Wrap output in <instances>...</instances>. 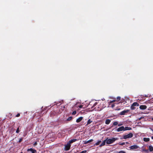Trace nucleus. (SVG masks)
<instances>
[{"label":"nucleus","mask_w":153,"mask_h":153,"mask_svg":"<svg viewBox=\"0 0 153 153\" xmlns=\"http://www.w3.org/2000/svg\"><path fill=\"white\" fill-rule=\"evenodd\" d=\"M117 139V138H113L111 139H108V138H107V139H106L105 140H106V143L109 144L113 143Z\"/></svg>","instance_id":"1"},{"label":"nucleus","mask_w":153,"mask_h":153,"mask_svg":"<svg viewBox=\"0 0 153 153\" xmlns=\"http://www.w3.org/2000/svg\"><path fill=\"white\" fill-rule=\"evenodd\" d=\"M139 105V103L137 102H134L130 107V108L131 110H134L136 108L135 106H138Z\"/></svg>","instance_id":"2"},{"label":"nucleus","mask_w":153,"mask_h":153,"mask_svg":"<svg viewBox=\"0 0 153 153\" xmlns=\"http://www.w3.org/2000/svg\"><path fill=\"white\" fill-rule=\"evenodd\" d=\"M133 136V134L131 133H130L127 135H125L123 136V138L126 139L130 138H131Z\"/></svg>","instance_id":"3"},{"label":"nucleus","mask_w":153,"mask_h":153,"mask_svg":"<svg viewBox=\"0 0 153 153\" xmlns=\"http://www.w3.org/2000/svg\"><path fill=\"white\" fill-rule=\"evenodd\" d=\"M94 101H92L91 102H90L89 104V106L92 105V106L91 107V108H94L97 104V102H94Z\"/></svg>","instance_id":"4"},{"label":"nucleus","mask_w":153,"mask_h":153,"mask_svg":"<svg viewBox=\"0 0 153 153\" xmlns=\"http://www.w3.org/2000/svg\"><path fill=\"white\" fill-rule=\"evenodd\" d=\"M129 111L130 110L129 109H127L126 110H124L121 112L120 113V114L121 115H123L126 114H127L128 113Z\"/></svg>","instance_id":"5"},{"label":"nucleus","mask_w":153,"mask_h":153,"mask_svg":"<svg viewBox=\"0 0 153 153\" xmlns=\"http://www.w3.org/2000/svg\"><path fill=\"white\" fill-rule=\"evenodd\" d=\"M71 146V144H70L68 142L67 144L65 146V150H68L70 149Z\"/></svg>","instance_id":"6"},{"label":"nucleus","mask_w":153,"mask_h":153,"mask_svg":"<svg viewBox=\"0 0 153 153\" xmlns=\"http://www.w3.org/2000/svg\"><path fill=\"white\" fill-rule=\"evenodd\" d=\"M104 105L103 102H101L100 104V105H99V106H100V107H98L99 108L98 109H97V110L99 111L103 109V108L105 107V106H104Z\"/></svg>","instance_id":"7"},{"label":"nucleus","mask_w":153,"mask_h":153,"mask_svg":"<svg viewBox=\"0 0 153 153\" xmlns=\"http://www.w3.org/2000/svg\"><path fill=\"white\" fill-rule=\"evenodd\" d=\"M130 148L131 150H134L138 148V146L136 145L131 146L130 147Z\"/></svg>","instance_id":"8"},{"label":"nucleus","mask_w":153,"mask_h":153,"mask_svg":"<svg viewBox=\"0 0 153 153\" xmlns=\"http://www.w3.org/2000/svg\"><path fill=\"white\" fill-rule=\"evenodd\" d=\"M124 127L123 126H122L120 127H119L117 129V131L118 132L121 131H124Z\"/></svg>","instance_id":"9"},{"label":"nucleus","mask_w":153,"mask_h":153,"mask_svg":"<svg viewBox=\"0 0 153 153\" xmlns=\"http://www.w3.org/2000/svg\"><path fill=\"white\" fill-rule=\"evenodd\" d=\"M147 106L146 105H142L140 106L139 108L141 110H145L147 108Z\"/></svg>","instance_id":"10"},{"label":"nucleus","mask_w":153,"mask_h":153,"mask_svg":"<svg viewBox=\"0 0 153 153\" xmlns=\"http://www.w3.org/2000/svg\"><path fill=\"white\" fill-rule=\"evenodd\" d=\"M29 151H31L32 152V153H36V151L35 149H33L32 148L28 149L27 150V151L28 152Z\"/></svg>","instance_id":"11"},{"label":"nucleus","mask_w":153,"mask_h":153,"mask_svg":"<svg viewBox=\"0 0 153 153\" xmlns=\"http://www.w3.org/2000/svg\"><path fill=\"white\" fill-rule=\"evenodd\" d=\"M83 118V117H80L76 119V122L77 123H79V122L81 121V120H82Z\"/></svg>","instance_id":"12"},{"label":"nucleus","mask_w":153,"mask_h":153,"mask_svg":"<svg viewBox=\"0 0 153 153\" xmlns=\"http://www.w3.org/2000/svg\"><path fill=\"white\" fill-rule=\"evenodd\" d=\"M77 139H71V140H69L68 142L70 143L71 144L73 143V142H75L76 141H77Z\"/></svg>","instance_id":"13"},{"label":"nucleus","mask_w":153,"mask_h":153,"mask_svg":"<svg viewBox=\"0 0 153 153\" xmlns=\"http://www.w3.org/2000/svg\"><path fill=\"white\" fill-rule=\"evenodd\" d=\"M93 141V139H91V140H88V141L85 140V141H84V143L85 144H87V143H90V142H92Z\"/></svg>","instance_id":"14"},{"label":"nucleus","mask_w":153,"mask_h":153,"mask_svg":"<svg viewBox=\"0 0 153 153\" xmlns=\"http://www.w3.org/2000/svg\"><path fill=\"white\" fill-rule=\"evenodd\" d=\"M150 139L149 138L144 137L143 138V140L146 142H147L149 141Z\"/></svg>","instance_id":"15"},{"label":"nucleus","mask_w":153,"mask_h":153,"mask_svg":"<svg viewBox=\"0 0 153 153\" xmlns=\"http://www.w3.org/2000/svg\"><path fill=\"white\" fill-rule=\"evenodd\" d=\"M111 120L109 119H107L105 120V123L106 124H109L111 122Z\"/></svg>","instance_id":"16"},{"label":"nucleus","mask_w":153,"mask_h":153,"mask_svg":"<svg viewBox=\"0 0 153 153\" xmlns=\"http://www.w3.org/2000/svg\"><path fill=\"white\" fill-rule=\"evenodd\" d=\"M106 142V140H104L102 143L100 145V146L101 147L105 145V142Z\"/></svg>","instance_id":"17"},{"label":"nucleus","mask_w":153,"mask_h":153,"mask_svg":"<svg viewBox=\"0 0 153 153\" xmlns=\"http://www.w3.org/2000/svg\"><path fill=\"white\" fill-rule=\"evenodd\" d=\"M131 128L130 127H124V131L126 130H131Z\"/></svg>","instance_id":"18"},{"label":"nucleus","mask_w":153,"mask_h":153,"mask_svg":"<svg viewBox=\"0 0 153 153\" xmlns=\"http://www.w3.org/2000/svg\"><path fill=\"white\" fill-rule=\"evenodd\" d=\"M149 149L150 152H152L153 151V147L151 146H149Z\"/></svg>","instance_id":"19"},{"label":"nucleus","mask_w":153,"mask_h":153,"mask_svg":"<svg viewBox=\"0 0 153 153\" xmlns=\"http://www.w3.org/2000/svg\"><path fill=\"white\" fill-rule=\"evenodd\" d=\"M92 122V121L90 119H89L87 122L86 125H88V124H90Z\"/></svg>","instance_id":"20"},{"label":"nucleus","mask_w":153,"mask_h":153,"mask_svg":"<svg viewBox=\"0 0 153 153\" xmlns=\"http://www.w3.org/2000/svg\"><path fill=\"white\" fill-rule=\"evenodd\" d=\"M72 117H70L66 120L68 121H70L72 120Z\"/></svg>","instance_id":"21"},{"label":"nucleus","mask_w":153,"mask_h":153,"mask_svg":"<svg viewBox=\"0 0 153 153\" xmlns=\"http://www.w3.org/2000/svg\"><path fill=\"white\" fill-rule=\"evenodd\" d=\"M118 144L119 145L123 146L125 144V142H120Z\"/></svg>","instance_id":"22"},{"label":"nucleus","mask_w":153,"mask_h":153,"mask_svg":"<svg viewBox=\"0 0 153 153\" xmlns=\"http://www.w3.org/2000/svg\"><path fill=\"white\" fill-rule=\"evenodd\" d=\"M101 142V140H99L95 143V145L96 146L99 145L100 143Z\"/></svg>","instance_id":"23"},{"label":"nucleus","mask_w":153,"mask_h":153,"mask_svg":"<svg viewBox=\"0 0 153 153\" xmlns=\"http://www.w3.org/2000/svg\"><path fill=\"white\" fill-rule=\"evenodd\" d=\"M118 124V123L117 122L115 121L113 123V126H116Z\"/></svg>","instance_id":"24"},{"label":"nucleus","mask_w":153,"mask_h":153,"mask_svg":"<svg viewBox=\"0 0 153 153\" xmlns=\"http://www.w3.org/2000/svg\"><path fill=\"white\" fill-rule=\"evenodd\" d=\"M23 137H22L19 139V140L18 141V142L19 143H21L23 140Z\"/></svg>","instance_id":"25"},{"label":"nucleus","mask_w":153,"mask_h":153,"mask_svg":"<svg viewBox=\"0 0 153 153\" xmlns=\"http://www.w3.org/2000/svg\"><path fill=\"white\" fill-rule=\"evenodd\" d=\"M19 131H20L19 130V127L17 128L16 131V132L17 133H18L19 132Z\"/></svg>","instance_id":"26"},{"label":"nucleus","mask_w":153,"mask_h":153,"mask_svg":"<svg viewBox=\"0 0 153 153\" xmlns=\"http://www.w3.org/2000/svg\"><path fill=\"white\" fill-rule=\"evenodd\" d=\"M121 97H118L117 98V101H119L120 100Z\"/></svg>","instance_id":"27"},{"label":"nucleus","mask_w":153,"mask_h":153,"mask_svg":"<svg viewBox=\"0 0 153 153\" xmlns=\"http://www.w3.org/2000/svg\"><path fill=\"white\" fill-rule=\"evenodd\" d=\"M116 101V100H111V101H110L109 103H112L113 102H115Z\"/></svg>","instance_id":"28"},{"label":"nucleus","mask_w":153,"mask_h":153,"mask_svg":"<svg viewBox=\"0 0 153 153\" xmlns=\"http://www.w3.org/2000/svg\"><path fill=\"white\" fill-rule=\"evenodd\" d=\"M76 113V111H74L72 113V115H75Z\"/></svg>","instance_id":"29"},{"label":"nucleus","mask_w":153,"mask_h":153,"mask_svg":"<svg viewBox=\"0 0 153 153\" xmlns=\"http://www.w3.org/2000/svg\"><path fill=\"white\" fill-rule=\"evenodd\" d=\"M118 153H126V152L123 151H120Z\"/></svg>","instance_id":"30"},{"label":"nucleus","mask_w":153,"mask_h":153,"mask_svg":"<svg viewBox=\"0 0 153 153\" xmlns=\"http://www.w3.org/2000/svg\"><path fill=\"white\" fill-rule=\"evenodd\" d=\"M20 116V114L19 113H18L16 115V117H19V116Z\"/></svg>","instance_id":"31"},{"label":"nucleus","mask_w":153,"mask_h":153,"mask_svg":"<svg viewBox=\"0 0 153 153\" xmlns=\"http://www.w3.org/2000/svg\"><path fill=\"white\" fill-rule=\"evenodd\" d=\"M37 145V142H35L33 144V145L34 146H36Z\"/></svg>","instance_id":"32"},{"label":"nucleus","mask_w":153,"mask_h":153,"mask_svg":"<svg viewBox=\"0 0 153 153\" xmlns=\"http://www.w3.org/2000/svg\"><path fill=\"white\" fill-rule=\"evenodd\" d=\"M83 106V105H80L79 106V107L80 108H81Z\"/></svg>","instance_id":"33"},{"label":"nucleus","mask_w":153,"mask_h":153,"mask_svg":"<svg viewBox=\"0 0 153 153\" xmlns=\"http://www.w3.org/2000/svg\"><path fill=\"white\" fill-rule=\"evenodd\" d=\"M122 125H123V124H122V123H121V124H118V126H122Z\"/></svg>","instance_id":"34"},{"label":"nucleus","mask_w":153,"mask_h":153,"mask_svg":"<svg viewBox=\"0 0 153 153\" xmlns=\"http://www.w3.org/2000/svg\"><path fill=\"white\" fill-rule=\"evenodd\" d=\"M114 104H113L112 105H111V107H114Z\"/></svg>","instance_id":"35"},{"label":"nucleus","mask_w":153,"mask_h":153,"mask_svg":"<svg viewBox=\"0 0 153 153\" xmlns=\"http://www.w3.org/2000/svg\"><path fill=\"white\" fill-rule=\"evenodd\" d=\"M141 119H142V117H141L139 118L138 120H141Z\"/></svg>","instance_id":"36"},{"label":"nucleus","mask_w":153,"mask_h":153,"mask_svg":"<svg viewBox=\"0 0 153 153\" xmlns=\"http://www.w3.org/2000/svg\"><path fill=\"white\" fill-rule=\"evenodd\" d=\"M151 138L153 140V136H152L151 137Z\"/></svg>","instance_id":"37"},{"label":"nucleus","mask_w":153,"mask_h":153,"mask_svg":"<svg viewBox=\"0 0 153 153\" xmlns=\"http://www.w3.org/2000/svg\"><path fill=\"white\" fill-rule=\"evenodd\" d=\"M145 96L146 97H148V96H146V95H145Z\"/></svg>","instance_id":"38"},{"label":"nucleus","mask_w":153,"mask_h":153,"mask_svg":"<svg viewBox=\"0 0 153 153\" xmlns=\"http://www.w3.org/2000/svg\"><path fill=\"white\" fill-rule=\"evenodd\" d=\"M126 143L127 144H128V142H126Z\"/></svg>","instance_id":"39"},{"label":"nucleus","mask_w":153,"mask_h":153,"mask_svg":"<svg viewBox=\"0 0 153 153\" xmlns=\"http://www.w3.org/2000/svg\"><path fill=\"white\" fill-rule=\"evenodd\" d=\"M22 153V152H21V153Z\"/></svg>","instance_id":"40"},{"label":"nucleus","mask_w":153,"mask_h":153,"mask_svg":"<svg viewBox=\"0 0 153 153\" xmlns=\"http://www.w3.org/2000/svg\"><path fill=\"white\" fill-rule=\"evenodd\" d=\"M152 120H153V118H152Z\"/></svg>","instance_id":"41"}]
</instances>
